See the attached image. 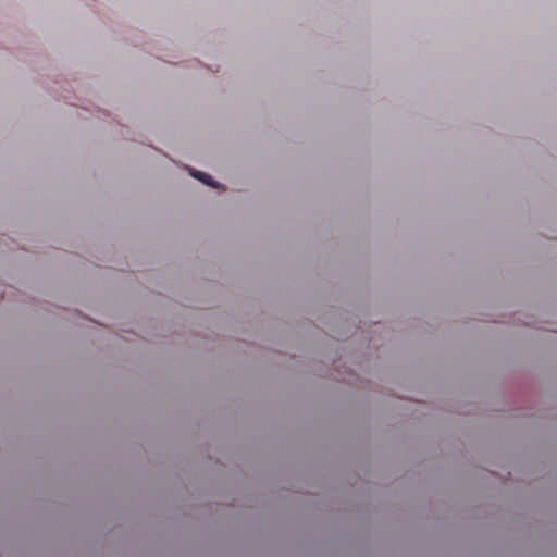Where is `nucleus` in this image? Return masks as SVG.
I'll list each match as a JSON object with an SVG mask.
<instances>
[{"label": "nucleus", "instance_id": "f257e3e1", "mask_svg": "<svg viewBox=\"0 0 557 557\" xmlns=\"http://www.w3.org/2000/svg\"><path fill=\"white\" fill-rule=\"evenodd\" d=\"M190 174L191 176H194L195 178L201 181L202 183H205L206 185L208 186H211V187H218L219 185L212 180V177L203 172H200V171H196V170H190Z\"/></svg>", "mask_w": 557, "mask_h": 557}]
</instances>
